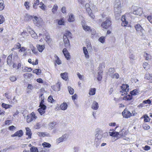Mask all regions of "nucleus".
<instances>
[{
    "mask_svg": "<svg viewBox=\"0 0 152 152\" xmlns=\"http://www.w3.org/2000/svg\"><path fill=\"white\" fill-rule=\"evenodd\" d=\"M102 130L100 129H97L96 133L95 134L96 138L95 139V143L96 144V147L98 146L101 143V139L102 137Z\"/></svg>",
    "mask_w": 152,
    "mask_h": 152,
    "instance_id": "nucleus-1",
    "label": "nucleus"
},
{
    "mask_svg": "<svg viewBox=\"0 0 152 152\" xmlns=\"http://www.w3.org/2000/svg\"><path fill=\"white\" fill-rule=\"evenodd\" d=\"M114 10L115 13H120L121 12V1L120 0H115L114 3Z\"/></svg>",
    "mask_w": 152,
    "mask_h": 152,
    "instance_id": "nucleus-2",
    "label": "nucleus"
},
{
    "mask_svg": "<svg viewBox=\"0 0 152 152\" xmlns=\"http://www.w3.org/2000/svg\"><path fill=\"white\" fill-rule=\"evenodd\" d=\"M105 19L106 21L102 23L101 26L104 28L107 29L111 25V19L110 17L107 16L106 17Z\"/></svg>",
    "mask_w": 152,
    "mask_h": 152,
    "instance_id": "nucleus-3",
    "label": "nucleus"
},
{
    "mask_svg": "<svg viewBox=\"0 0 152 152\" xmlns=\"http://www.w3.org/2000/svg\"><path fill=\"white\" fill-rule=\"evenodd\" d=\"M34 24L37 26H39L42 24V20L41 18H39L36 16L34 17L33 20Z\"/></svg>",
    "mask_w": 152,
    "mask_h": 152,
    "instance_id": "nucleus-4",
    "label": "nucleus"
},
{
    "mask_svg": "<svg viewBox=\"0 0 152 152\" xmlns=\"http://www.w3.org/2000/svg\"><path fill=\"white\" fill-rule=\"evenodd\" d=\"M20 49L19 50V52L20 53L22 52H23V53L22 55V56H23V57H25L28 55H29L31 54V51H29V52H28V53L26 52V48H25L23 47H21Z\"/></svg>",
    "mask_w": 152,
    "mask_h": 152,
    "instance_id": "nucleus-5",
    "label": "nucleus"
},
{
    "mask_svg": "<svg viewBox=\"0 0 152 152\" xmlns=\"http://www.w3.org/2000/svg\"><path fill=\"white\" fill-rule=\"evenodd\" d=\"M122 114L123 117L126 118H129L132 116V113L126 109L124 110Z\"/></svg>",
    "mask_w": 152,
    "mask_h": 152,
    "instance_id": "nucleus-6",
    "label": "nucleus"
},
{
    "mask_svg": "<svg viewBox=\"0 0 152 152\" xmlns=\"http://www.w3.org/2000/svg\"><path fill=\"white\" fill-rule=\"evenodd\" d=\"M68 137V135L67 134H65L63 135L61 137H59L58 139L56 140V142L58 143L62 142L64 140H66Z\"/></svg>",
    "mask_w": 152,
    "mask_h": 152,
    "instance_id": "nucleus-7",
    "label": "nucleus"
},
{
    "mask_svg": "<svg viewBox=\"0 0 152 152\" xmlns=\"http://www.w3.org/2000/svg\"><path fill=\"white\" fill-rule=\"evenodd\" d=\"M142 12V10L141 8H137L135 9L133 12V13L136 15H141Z\"/></svg>",
    "mask_w": 152,
    "mask_h": 152,
    "instance_id": "nucleus-8",
    "label": "nucleus"
},
{
    "mask_svg": "<svg viewBox=\"0 0 152 152\" xmlns=\"http://www.w3.org/2000/svg\"><path fill=\"white\" fill-rule=\"evenodd\" d=\"M44 34H45V37L44 39L48 43H50L51 41V39L50 38V36L48 34V33L46 31V30L44 31Z\"/></svg>",
    "mask_w": 152,
    "mask_h": 152,
    "instance_id": "nucleus-9",
    "label": "nucleus"
},
{
    "mask_svg": "<svg viewBox=\"0 0 152 152\" xmlns=\"http://www.w3.org/2000/svg\"><path fill=\"white\" fill-rule=\"evenodd\" d=\"M40 108L37 110V111L41 115H42L45 113V110L46 108V106H43V107H40Z\"/></svg>",
    "mask_w": 152,
    "mask_h": 152,
    "instance_id": "nucleus-10",
    "label": "nucleus"
},
{
    "mask_svg": "<svg viewBox=\"0 0 152 152\" xmlns=\"http://www.w3.org/2000/svg\"><path fill=\"white\" fill-rule=\"evenodd\" d=\"M23 134V132L22 130H20L16 132L14 134H12L11 137H13L16 136L21 137Z\"/></svg>",
    "mask_w": 152,
    "mask_h": 152,
    "instance_id": "nucleus-11",
    "label": "nucleus"
},
{
    "mask_svg": "<svg viewBox=\"0 0 152 152\" xmlns=\"http://www.w3.org/2000/svg\"><path fill=\"white\" fill-rule=\"evenodd\" d=\"M64 42L65 44V46L67 48L70 47V45L69 41L68 38L65 37H63Z\"/></svg>",
    "mask_w": 152,
    "mask_h": 152,
    "instance_id": "nucleus-12",
    "label": "nucleus"
},
{
    "mask_svg": "<svg viewBox=\"0 0 152 152\" xmlns=\"http://www.w3.org/2000/svg\"><path fill=\"white\" fill-rule=\"evenodd\" d=\"M135 28L137 31H140L141 32L142 35L143 34V31L144 29L142 28V27L139 24H137L135 26Z\"/></svg>",
    "mask_w": 152,
    "mask_h": 152,
    "instance_id": "nucleus-13",
    "label": "nucleus"
},
{
    "mask_svg": "<svg viewBox=\"0 0 152 152\" xmlns=\"http://www.w3.org/2000/svg\"><path fill=\"white\" fill-rule=\"evenodd\" d=\"M63 52L65 57L67 59L69 60L70 59V55H69V53L66 48H64L63 49Z\"/></svg>",
    "mask_w": 152,
    "mask_h": 152,
    "instance_id": "nucleus-14",
    "label": "nucleus"
},
{
    "mask_svg": "<svg viewBox=\"0 0 152 152\" xmlns=\"http://www.w3.org/2000/svg\"><path fill=\"white\" fill-rule=\"evenodd\" d=\"M129 86L127 85L122 84L121 86V88L123 91L122 92H126V93L129 90Z\"/></svg>",
    "mask_w": 152,
    "mask_h": 152,
    "instance_id": "nucleus-15",
    "label": "nucleus"
},
{
    "mask_svg": "<svg viewBox=\"0 0 152 152\" xmlns=\"http://www.w3.org/2000/svg\"><path fill=\"white\" fill-rule=\"evenodd\" d=\"M91 107L92 109L94 110H97L99 107L98 103L96 101H94L93 102Z\"/></svg>",
    "mask_w": 152,
    "mask_h": 152,
    "instance_id": "nucleus-16",
    "label": "nucleus"
},
{
    "mask_svg": "<svg viewBox=\"0 0 152 152\" xmlns=\"http://www.w3.org/2000/svg\"><path fill=\"white\" fill-rule=\"evenodd\" d=\"M121 20L122 22L121 23L122 26L124 27L128 25V22L126 20V18L125 16H122Z\"/></svg>",
    "mask_w": 152,
    "mask_h": 152,
    "instance_id": "nucleus-17",
    "label": "nucleus"
},
{
    "mask_svg": "<svg viewBox=\"0 0 152 152\" xmlns=\"http://www.w3.org/2000/svg\"><path fill=\"white\" fill-rule=\"evenodd\" d=\"M82 26L83 29L86 31H89L91 30V27L86 24L83 23Z\"/></svg>",
    "mask_w": 152,
    "mask_h": 152,
    "instance_id": "nucleus-18",
    "label": "nucleus"
},
{
    "mask_svg": "<svg viewBox=\"0 0 152 152\" xmlns=\"http://www.w3.org/2000/svg\"><path fill=\"white\" fill-rule=\"evenodd\" d=\"M36 46L38 50L40 52H42L45 48V45H43L37 44Z\"/></svg>",
    "mask_w": 152,
    "mask_h": 152,
    "instance_id": "nucleus-19",
    "label": "nucleus"
},
{
    "mask_svg": "<svg viewBox=\"0 0 152 152\" xmlns=\"http://www.w3.org/2000/svg\"><path fill=\"white\" fill-rule=\"evenodd\" d=\"M12 54H10L7 57V63L10 66L11 65L12 61Z\"/></svg>",
    "mask_w": 152,
    "mask_h": 152,
    "instance_id": "nucleus-20",
    "label": "nucleus"
},
{
    "mask_svg": "<svg viewBox=\"0 0 152 152\" xmlns=\"http://www.w3.org/2000/svg\"><path fill=\"white\" fill-rule=\"evenodd\" d=\"M38 135L40 137H44L45 136L50 137V134L49 133L46 132H38L37 133Z\"/></svg>",
    "mask_w": 152,
    "mask_h": 152,
    "instance_id": "nucleus-21",
    "label": "nucleus"
},
{
    "mask_svg": "<svg viewBox=\"0 0 152 152\" xmlns=\"http://www.w3.org/2000/svg\"><path fill=\"white\" fill-rule=\"evenodd\" d=\"M124 94H126V95L123 97V100H130L132 99V95L131 94V95L129 94L127 95L125 93H124Z\"/></svg>",
    "mask_w": 152,
    "mask_h": 152,
    "instance_id": "nucleus-22",
    "label": "nucleus"
},
{
    "mask_svg": "<svg viewBox=\"0 0 152 152\" xmlns=\"http://www.w3.org/2000/svg\"><path fill=\"white\" fill-rule=\"evenodd\" d=\"M26 135L28 136V137L27 138H29V139L31 138V133L30 129L29 128H26Z\"/></svg>",
    "mask_w": 152,
    "mask_h": 152,
    "instance_id": "nucleus-23",
    "label": "nucleus"
},
{
    "mask_svg": "<svg viewBox=\"0 0 152 152\" xmlns=\"http://www.w3.org/2000/svg\"><path fill=\"white\" fill-rule=\"evenodd\" d=\"M72 33L68 30H66L65 33L64 34L63 37H72Z\"/></svg>",
    "mask_w": 152,
    "mask_h": 152,
    "instance_id": "nucleus-24",
    "label": "nucleus"
},
{
    "mask_svg": "<svg viewBox=\"0 0 152 152\" xmlns=\"http://www.w3.org/2000/svg\"><path fill=\"white\" fill-rule=\"evenodd\" d=\"M58 5L56 4H55L52 9V12L53 14H55L56 12L58 9Z\"/></svg>",
    "mask_w": 152,
    "mask_h": 152,
    "instance_id": "nucleus-25",
    "label": "nucleus"
},
{
    "mask_svg": "<svg viewBox=\"0 0 152 152\" xmlns=\"http://www.w3.org/2000/svg\"><path fill=\"white\" fill-rule=\"evenodd\" d=\"M60 107L61 110H65L67 107V104L66 103L64 102L60 105Z\"/></svg>",
    "mask_w": 152,
    "mask_h": 152,
    "instance_id": "nucleus-26",
    "label": "nucleus"
},
{
    "mask_svg": "<svg viewBox=\"0 0 152 152\" xmlns=\"http://www.w3.org/2000/svg\"><path fill=\"white\" fill-rule=\"evenodd\" d=\"M58 20V24L59 25H64L65 20L64 18H62Z\"/></svg>",
    "mask_w": 152,
    "mask_h": 152,
    "instance_id": "nucleus-27",
    "label": "nucleus"
},
{
    "mask_svg": "<svg viewBox=\"0 0 152 152\" xmlns=\"http://www.w3.org/2000/svg\"><path fill=\"white\" fill-rule=\"evenodd\" d=\"M83 53L85 54V57L87 58H88L89 57L88 52L87 50L86 47H83Z\"/></svg>",
    "mask_w": 152,
    "mask_h": 152,
    "instance_id": "nucleus-28",
    "label": "nucleus"
},
{
    "mask_svg": "<svg viewBox=\"0 0 152 152\" xmlns=\"http://www.w3.org/2000/svg\"><path fill=\"white\" fill-rule=\"evenodd\" d=\"M54 57L55 58V62L58 64L59 65L61 64V60L56 55H55L54 56Z\"/></svg>",
    "mask_w": 152,
    "mask_h": 152,
    "instance_id": "nucleus-29",
    "label": "nucleus"
},
{
    "mask_svg": "<svg viewBox=\"0 0 152 152\" xmlns=\"http://www.w3.org/2000/svg\"><path fill=\"white\" fill-rule=\"evenodd\" d=\"M61 76L62 78L65 80H66L68 78L67 74L66 72L61 73Z\"/></svg>",
    "mask_w": 152,
    "mask_h": 152,
    "instance_id": "nucleus-30",
    "label": "nucleus"
},
{
    "mask_svg": "<svg viewBox=\"0 0 152 152\" xmlns=\"http://www.w3.org/2000/svg\"><path fill=\"white\" fill-rule=\"evenodd\" d=\"M96 89L95 88H91L90 90L89 94L90 95H93L95 94Z\"/></svg>",
    "mask_w": 152,
    "mask_h": 152,
    "instance_id": "nucleus-31",
    "label": "nucleus"
},
{
    "mask_svg": "<svg viewBox=\"0 0 152 152\" xmlns=\"http://www.w3.org/2000/svg\"><path fill=\"white\" fill-rule=\"evenodd\" d=\"M74 15L72 14H70L68 19V21L69 22H73L75 20Z\"/></svg>",
    "mask_w": 152,
    "mask_h": 152,
    "instance_id": "nucleus-32",
    "label": "nucleus"
},
{
    "mask_svg": "<svg viewBox=\"0 0 152 152\" xmlns=\"http://www.w3.org/2000/svg\"><path fill=\"white\" fill-rule=\"evenodd\" d=\"M102 71H100L98 73V75L96 77L97 79L98 80L100 81L102 79Z\"/></svg>",
    "mask_w": 152,
    "mask_h": 152,
    "instance_id": "nucleus-33",
    "label": "nucleus"
},
{
    "mask_svg": "<svg viewBox=\"0 0 152 152\" xmlns=\"http://www.w3.org/2000/svg\"><path fill=\"white\" fill-rule=\"evenodd\" d=\"M144 56L145 58V59L147 60H149L151 58V56L150 55L146 52L144 53Z\"/></svg>",
    "mask_w": 152,
    "mask_h": 152,
    "instance_id": "nucleus-34",
    "label": "nucleus"
},
{
    "mask_svg": "<svg viewBox=\"0 0 152 152\" xmlns=\"http://www.w3.org/2000/svg\"><path fill=\"white\" fill-rule=\"evenodd\" d=\"M129 58L131 61H132L136 59L134 55L131 53L129 54Z\"/></svg>",
    "mask_w": 152,
    "mask_h": 152,
    "instance_id": "nucleus-35",
    "label": "nucleus"
},
{
    "mask_svg": "<svg viewBox=\"0 0 152 152\" xmlns=\"http://www.w3.org/2000/svg\"><path fill=\"white\" fill-rule=\"evenodd\" d=\"M30 115L31 117L32 121L36 119L37 118V117L35 113L34 112H32L31 113Z\"/></svg>",
    "mask_w": 152,
    "mask_h": 152,
    "instance_id": "nucleus-36",
    "label": "nucleus"
},
{
    "mask_svg": "<svg viewBox=\"0 0 152 152\" xmlns=\"http://www.w3.org/2000/svg\"><path fill=\"white\" fill-rule=\"evenodd\" d=\"M119 132H109L110 135L112 137H116L118 136L119 135Z\"/></svg>",
    "mask_w": 152,
    "mask_h": 152,
    "instance_id": "nucleus-37",
    "label": "nucleus"
},
{
    "mask_svg": "<svg viewBox=\"0 0 152 152\" xmlns=\"http://www.w3.org/2000/svg\"><path fill=\"white\" fill-rule=\"evenodd\" d=\"M145 79L148 80H152V74H146L145 75Z\"/></svg>",
    "mask_w": 152,
    "mask_h": 152,
    "instance_id": "nucleus-38",
    "label": "nucleus"
},
{
    "mask_svg": "<svg viewBox=\"0 0 152 152\" xmlns=\"http://www.w3.org/2000/svg\"><path fill=\"white\" fill-rule=\"evenodd\" d=\"M30 33L31 34V37L33 38H35L38 37L37 34L32 30L30 31Z\"/></svg>",
    "mask_w": 152,
    "mask_h": 152,
    "instance_id": "nucleus-39",
    "label": "nucleus"
},
{
    "mask_svg": "<svg viewBox=\"0 0 152 152\" xmlns=\"http://www.w3.org/2000/svg\"><path fill=\"white\" fill-rule=\"evenodd\" d=\"M119 74L117 73H115L114 74V73L113 75L111 74L110 75V77L113 78H115L116 79H118L119 78Z\"/></svg>",
    "mask_w": 152,
    "mask_h": 152,
    "instance_id": "nucleus-40",
    "label": "nucleus"
},
{
    "mask_svg": "<svg viewBox=\"0 0 152 152\" xmlns=\"http://www.w3.org/2000/svg\"><path fill=\"white\" fill-rule=\"evenodd\" d=\"M33 88V86L31 84H28L27 87V90H28V91H27V92L29 93L30 92V91L32 90Z\"/></svg>",
    "mask_w": 152,
    "mask_h": 152,
    "instance_id": "nucleus-41",
    "label": "nucleus"
},
{
    "mask_svg": "<svg viewBox=\"0 0 152 152\" xmlns=\"http://www.w3.org/2000/svg\"><path fill=\"white\" fill-rule=\"evenodd\" d=\"M32 69L31 68H28L27 67H24L23 69V72H30L32 71Z\"/></svg>",
    "mask_w": 152,
    "mask_h": 152,
    "instance_id": "nucleus-42",
    "label": "nucleus"
},
{
    "mask_svg": "<svg viewBox=\"0 0 152 152\" xmlns=\"http://www.w3.org/2000/svg\"><path fill=\"white\" fill-rule=\"evenodd\" d=\"M151 101L149 99H148L147 100L144 101L143 102L142 104H140V106L141 107H142V106L143 104H150L151 103Z\"/></svg>",
    "mask_w": 152,
    "mask_h": 152,
    "instance_id": "nucleus-43",
    "label": "nucleus"
},
{
    "mask_svg": "<svg viewBox=\"0 0 152 152\" xmlns=\"http://www.w3.org/2000/svg\"><path fill=\"white\" fill-rule=\"evenodd\" d=\"M143 66L145 70H148L150 68L149 65L146 62H145L143 64Z\"/></svg>",
    "mask_w": 152,
    "mask_h": 152,
    "instance_id": "nucleus-44",
    "label": "nucleus"
},
{
    "mask_svg": "<svg viewBox=\"0 0 152 152\" xmlns=\"http://www.w3.org/2000/svg\"><path fill=\"white\" fill-rule=\"evenodd\" d=\"M13 68H17V69H18L21 67V64L19 63L17 65L15 63H13L12 66Z\"/></svg>",
    "mask_w": 152,
    "mask_h": 152,
    "instance_id": "nucleus-45",
    "label": "nucleus"
},
{
    "mask_svg": "<svg viewBox=\"0 0 152 152\" xmlns=\"http://www.w3.org/2000/svg\"><path fill=\"white\" fill-rule=\"evenodd\" d=\"M1 105L3 107L5 108V109L10 108L12 106L11 105L7 104L4 103H3Z\"/></svg>",
    "mask_w": 152,
    "mask_h": 152,
    "instance_id": "nucleus-46",
    "label": "nucleus"
},
{
    "mask_svg": "<svg viewBox=\"0 0 152 152\" xmlns=\"http://www.w3.org/2000/svg\"><path fill=\"white\" fill-rule=\"evenodd\" d=\"M42 145L44 148H50L51 145L48 142H44L42 144Z\"/></svg>",
    "mask_w": 152,
    "mask_h": 152,
    "instance_id": "nucleus-47",
    "label": "nucleus"
},
{
    "mask_svg": "<svg viewBox=\"0 0 152 152\" xmlns=\"http://www.w3.org/2000/svg\"><path fill=\"white\" fill-rule=\"evenodd\" d=\"M68 88L70 94L72 95L74 93V89L70 86H68Z\"/></svg>",
    "mask_w": 152,
    "mask_h": 152,
    "instance_id": "nucleus-48",
    "label": "nucleus"
},
{
    "mask_svg": "<svg viewBox=\"0 0 152 152\" xmlns=\"http://www.w3.org/2000/svg\"><path fill=\"white\" fill-rule=\"evenodd\" d=\"M41 72V70L38 69H36L33 71L34 73H35L38 75L40 74Z\"/></svg>",
    "mask_w": 152,
    "mask_h": 152,
    "instance_id": "nucleus-49",
    "label": "nucleus"
},
{
    "mask_svg": "<svg viewBox=\"0 0 152 152\" xmlns=\"http://www.w3.org/2000/svg\"><path fill=\"white\" fill-rule=\"evenodd\" d=\"M139 93L138 90H134L130 92V94L132 95H135Z\"/></svg>",
    "mask_w": 152,
    "mask_h": 152,
    "instance_id": "nucleus-50",
    "label": "nucleus"
},
{
    "mask_svg": "<svg viewBox=\"0 0 152 152\" xmlns=\"http://www.w3.org/2000/svg\"><path fill=\"white\" fill-rule=\"evenodd\" d=\"M105 38L104 37L102 36L100 37L98 39V41L102 43L104 42Z\"/></svg>",
    "mask_w": 152,
    "mask_h": 152,
    "instance_id": "nucleus-51",
    "label": "nucleus"
},
{
    "mask_svg": "<svg viewBox=\"0 0 152 152\" xmlns=\"http://www.w3.org/2000/svg\"><path fill=\"white\" fill-rule=\"evenodd\" d=\"M12 148V147L11 146H10L7 148H6L3 150H1L0 151H1V152H6L7 151H9L11 150Z\"/></svg>",
    "mask_w": 152,
    "mask_h": 152,
    "instance_id": "nucleus-52",
    "label": "nucleus"
},
{
    "mask_svg": "<svg viewBox=\"0 0 152 152\" xmlns=\"http://www.w3.org/2000/svg\"><path fill=\"white\" fill-rule=\"evenodd\" d=\"M109 75L110 76L111 74L112 75L113 74V73L115 72V70L114 68H110L109 69Z\"/></svg>",
    "mask_w": 152,
    "mask_h": 152,
    "instance_id": "nucleus-53",
    "label": "nucleus"
},
{
    "mask_svg": "<svg viewBox=\"0 0 152 152\" xmlns=\"http://www.w3.org/2000/svg\"><path fill=\"white\" fill-rule=\"evenodd\" d=\"M39 0H37L35 1L33 5V7L34 8H36L37 6L39 4Z\"/></svg>",
    "mask_w": 152,
    "mask_h": 152,
    "instance_id": "nucleus-54",
    "label": "nucleus"
},
{
    "mask_svg": "<svg viewBox=\"0 0 152 152\" xmlns=\"http://www.w3.org/2000/svg\"><path fill=\"white\" fill-rule=\"evenodd\" d=\"M31 152H38V149L37 148L34 147L31 148L30 149Z\"/></svg>",
    "mask_w": 152,
    "mask_h": 152,
    "instance_id": "nucleus-55",
    "label": "nucleus"
},
{
    "mask_svg": "<svg viewBox=\"0 0 152 152\" xmlns=\"http://www.w3.org/2000/svg\"><path fill=\"white\" fill-rule=\"evenodd\" d=\"M5 21L4 18L1 15H0V24L2 23Z\"/></svg>",
    "mask_w": 152,
    "mask_h": 152,
    "instance_id": "nucleus-56",
    "label": "nucleus"
},
{
    "mask_svg": "<svg viewBox=\"0 0 152 152\" xmlns=\"http://www.w3.org/2000/svg\"><path fill=\"white\" fill-rule=\"evenodd\" d=\"M31 118L30 114L27 115V123H29L32 121Z\"/></svg>",
    "mask_w": 152,
    "mask_h": 152,
    "instance_id": "nucleus-57",
    "label": "nucleus"
},
{
    "mask_svg": "<svg viewBox=\"0 0 152 152\" xmlns=\"http://www.w3.org/2000/svg\"><path fill=\"white\" fill-rule=\"evenodd\" d=\"M49 149L48 148H42L40 151V152H49Z\"/></svg>",
    "mask_w": 152,
    "mask_h": 152,
    "instance_id": "nucleus-58",
    "label": "nucleus"
},
{
    "mask_svg": "<svg viewBox=\"0 0 152 152\" xmlns=\"http://www.w3.org/2000/svg\"><path fill=\"white\" fill-rule=\"evenodd\" d=\"M14 47L15 49H20L21 47V45L20 43L18 42L15 45Z\"/></svg>",
    "mask_w": 152,
    "mask_h": 152,
    "instance_id": "nucleus-59",
    "label": "nucleus"
},
{
    "mask_svg": "<svg viewBox=\"0 0 152 152\" xmlns=\"http://www.w3.org/2000/svg\"><path fill=\"white\" fill-rule=\"evenodd\" d=\"M32 16L28 15H26V16L25 17V19L27 20H29L32 18Z\"/></svg>",
    "mask_w": 152,
    "mask_h": 152,
    "instance_id": "nucleus-60",
    "label": "nucleus"
},
{
    "mask_svg": "<svg viewBox=\"0 0 152 152\" xmlns=\"http://www.w3.org/2000/svg\"><path fill=\"white\" fill-rule=\"evenodd\" d=\"M55 124L54 122H51L49 124V128L52 129L54 126Z\"/></svg>",
    "mask_w": 152,
    "mask_h": 152,
    "instance_id": "nucleus-61",
    "label": "nucleus"
},
{
    "mask_svg": "<svg viewBox=\"0 0 152 152\" xmlns=\"http://www.w3.org/2000/svg\"><path fill=\"white\" fill-rule=\"evenodd\" d=\"M143 128L145 130H148L150 128V127L147 124H144L143 125Z\"/></svg>",
    "mask_w": 152,
    "mask_h": 152,
    "instance_id": "nucleus-62",
    "label": "nucleus"
},
{
    "mask_svg": "<svg viewBox=\"0 0 152 152\" xmlns=\"http://www.w3.org/2000/svg\"><path fill=\"white\" fill-rule=\"evenodd\" d=\"M40 6H39V7L42 10H45V8L44 7L45 5L42 2H41L40 3Z\"/></svg>",
    "mask_w": 152,
    "mask_h": 152,
    "instance_id": "nucleus-63",
    "label": "nucleus"
},
{
    "mask_svg": "<svg viewBox=\"0 0 152 152\" xmlns=\"http://www.w3.org/2000/svg\"><path fill=\"white\" fill-rule=\"evenodd\" d=\"M150 119L148 116H145L144 117V122H148L149 121H150Z\"/></svg>",
    "mask_w": 152,
    "mask_h": 152,
    "instance_id": "nucleus-64",
    "label": "nucleus"
}]
</instances>
